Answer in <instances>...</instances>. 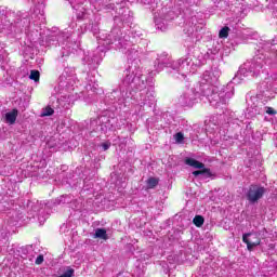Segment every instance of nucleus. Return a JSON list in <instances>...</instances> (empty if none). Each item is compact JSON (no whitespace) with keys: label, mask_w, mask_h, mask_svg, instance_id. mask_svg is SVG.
<instances>
[{"label":"nucleus","mask_w":277,"mask_h":277,"mask_svg":"<svg viewBox=\"0 0 277 277\" xmlns=\"http://www.w3.org/2000/svg\"><path fill=\"white\" fill-rule=\"evenodd\" d=\"M55 114V110L51 106H47L43 109L42 116H53Z\"/></svg>","instance_id":"nucleus-10"},{"label":"nucleus","mask_w":277,"mask_h":277,"mask_svg":"<svg viewBox=\"0 0 277 277\" xmlns=\"http://www.w3.org/2000/svg\"><path fill=\"white\" fill-rule=\"evenodd\" d=\"M193 224H195L197 226V228H200L205 224V216L196 215L193 219Z\"/></svg>","instance_id":"nucleus-7"},{"label":"nucleus","mask_w":277,"mask_h":277,"mask_svg":"<svg viewBox=\"0 0 277 277\" xmlns=\"http://www.w3.org/2000/svg\"><path fill=\"white\" fill-rule=\"evenodd\" d=\"M157 185H159V179H157V177H149L147 180V187H148V189H155V187H157Z\"/></svg>","instance_id":"nucleus-6"},{"label":"nucleus","mask_w":277,"mask_h":277,"mask_svg":"<svg viewBox=\"0 0 277 277\" xmlns=\"http://www.w3.org/2000/svg\"><path fill=\"white\" fill-rule=\"evenodd\" d=\"M36 265H42V263H44V256L43 255H39L36 261H35Z\"/></svg>","instance_id":"nucleus-15"},{"label":"nucleus","mask_w":277,"mask_h":277,"mask_svg":"<svg viewBox=\"0 0 277 277\" xmlns=\"http://www.w3.org/2000/svg\"><path fill=\"white\" fill-rule=\"evenodd\" d=\"M265 187L259 185V184H251L248 188V192L246 194L247 200L251 205H255V202H259L263 196H265Z\"/></svg>","instance_id":"nucleus-1"},{"label":"nucleus","mask_w":277,"mask_h":277,"mask_svg":"<svg viewBox=\"0 0 277 277\" xmlns=\"http://www.w3.org/2000/svg\"><path fill=\"white\" fill-rule=\"evenodd\" d=\"M109 146H111L110 143H103V144H102L103 150H109Z\"/></svg>","instance_id":"nucleus-16"},{"label":"nucleus","mask_w":277,"mask_h":277,"mask_svg":"<svg viewBox=\"0 0 277 277\" xmlns=\"http://www.w3.org/2000/svg\"><path fill=\"white\" fill-rule=\"evenodd\" d=\"M18 117V109L14 108L12 111L5 114V120L9 124H14Z\"/></svg>","instance_id":"nucleus-3"},{"label":"nucleus","mask_w":277,"mask_h":277,"mask_svg":"<svg viewBox=\"0 0 277 277\" xmlns=\"http://www.w3.org/2000/svg\"><path fill=\"white\" fill-rule=\"evenodd\" d=\"M94 237L96 239H104L105 241H107V239H108V237H107V229H105V228H97L95 230Z\"/></svg>","instance_id":"nucleus-5"},{"label":"nucleus","mask_w":277,"mask_h":277,"mask_svg":"<svg viewBox=\"0 0 277 277\" xmlns=\"http://www.w3.org/2000/svg\"><path fill=\"white\" fill-rule=\"evenodd\" d=\"M174 138L177 144H183V140H185V136L183 135V132H177L174 135Z\"/></svg>","instance_id":"nucleus-11"},{"label":"nucleus","mask_w":277,"mask_h":277,"mask_svg":"<svg viewBox=\"0 0 277 277\" xmlns=\"http://www.w3.org/2000/svg\"><path fill=\"white\" fill-rule=\"evenodd\" d=\"M29 79H31V81H36V82L40 81V71L31 70Z\"/></svg>","instance_id":"nucleus-9"},{"label":"nucleus","mask_w":277,"mask_h":277,"mask_svg":"<svg viewBox=\"0 0 277 277\" xmlns=\"http://www.w3.org/2000/svg\"><path fill=\"white\" fill-rule=\"evenodd\" d=\"M185 163L187 166H190V168H196L197 170H202V168H205V163H202L194 158H187L185 160Z\"/></svg>","instance_id":"nucleus-4"},{"label":"nucleus","mask_w":277,"mask_h":277,"mask_svg":"<svg viewBox=\"0 0 277 277\" xmlns=\"http://www.w3.org/2000/svg\"><path fill=\"white\" fill-rule=\"evenodd\" d=\"M242 241L247 245V250L252 252L256 246H261V236L258 233H247L242 235Z\"/></svg>","instance_id":"nucleus-2"},{"label":"nucleus","mask_w":277,"mask_h":277,"mask_svg":"<svg viewBox=\"0 0 277 277\" xmlns=\"http://www.w3.org/2000/svg\"><path fill=\"white\" fill-rule=\"evenodd\" d=\"M230 31V28L228 26H224L220 32L219 38H228V32Z\"/></svg>","instance_id":"nucleus-8"},{"label":"nucleus","mask_w":277,"mask_h":277,"mask_svg":"<svg viewBox=\"0 0 277 277\" xmlns=\"http://www.w3.org/2000/svg\"><path fill=\"white\" fill-rule=\"evenodd\" d=\"M208 172H205L203 174V179H211L213 176H215V174H213V172H211V169L207 168Z\"/></svg>","instance_id":"nucleus-13"},{"label":"nucleus","mask_w":277,"mask_h":277,"mask_svg":"<svg viewBox=\"0 0 277 277\" xmlns=\"http://www.w3.org/2000/svg\"><path fill=\"white\" fill-rule=\"evenodd\" d=\"M205 172H209L207 168H201L200 170L194 171L193 176H200V174L205 175Z\"/></svg>","instance_id":"nucleus-12"},{"label":"nucleus","mask_w":277,"mask_h":277,"mask_svg":"<svg viewBox=\"0 0 277 277\" xmlns=\"http://www.w3.org/2000/svg\"><path fill=\"white\" fill-rule=\"evenodd\" d=\"M266 114H268V116H276V110L274 108L267 106Z\"/></svg>","instance_id":"nucleus-14"}]
</instances>
